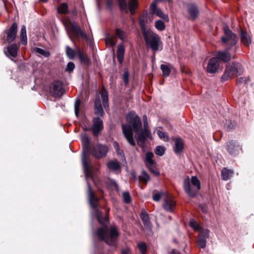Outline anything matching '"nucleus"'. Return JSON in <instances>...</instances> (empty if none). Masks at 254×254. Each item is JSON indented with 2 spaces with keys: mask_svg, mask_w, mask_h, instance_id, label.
Wrapping results in <instances>:
<instances>
[{
  "mask_svg": "<svg viewBox=\"0 0 254 254\" xmlns=\"http://www.w3.org/2000/svg\"><path fill=\"white\" fill-rule=\"evenodd\" d=\"M82 161L88 185L87 194L89 203L92 209V213L95 214L98 222L104 225L102 227L99 228L97 230L95 233V236L100 241H105L108 245L116 246L117 238L119 235V232L115 226L107 227L104 226L108 222V219L106 217H102V212L98 209L99 207L98 198L94 196L88 182V179H93V176L89 168L88 163L85 160L84 155L82 156Z\"/></svg>",
  "mask_w": 254,
  "mask_h": 254,
  "instance_id": "1",
  "label": "nucleus"
},
{
  "mask_svg": "<svg viewBox=\"0 0 254 254\" xmlns=\"http://www.w3.org/2000/svg\"><path fill=\"white\" fill-rule=\"evenodd\" d=\"M126 124L122 126L123 133L128 142L132 146L135 145L133 138V131L136 135L137 144L141 147L147 138H151V132L149 129L147 122H144V127L139 117L134 112H130L126 116Z\"/></svg>",
  "mask_w": 254,
  "mask_h": 254,
  "instance_id": "2",
  "label": "nucleus"
},
{
  "mask_svg": "<svg viewBox=\"0 0 254 254\" xmlns=\"http://www.w3.org/2000/svg\"><path fill=\"white\" fill-rule=\"evenodd\" d=\"M223 29L225 36L222 37V42L228 48L225 51L217 52L215 58L218 60H220L226 63L229 62L231 58V55L228 51L236 44L238 40L236 34L232 32L227 25H224Z\"/></svg>",
  "mask_w": 254,
  "mask_h": 254,
  "instance_id": "3",
  "label": "nucleus"
},
{
  "mask_svg": "<svg viewBox=\"0 0 254 254\" xmlns=\"http://www.w3.org/2000/svg\"><path fill=\"white\" fill-rule=\"evenodd\" d=\"M183 188L185 193L190 197H194L201 188V183L197 177H187L183 181Z\"/></svg>",
  "mask_w": 254,
  "mask_h": 254,
  "instance_id": "4",
  "label": "nucleus"
},
{
  "mask_svg": "<svg viewBox=\"0 0 254 254\" xmlns=\"http://www.w3.org/2000/svg\"><path fill=\"white\" fill-rule=\"evenodd\" d=\"M142 33L147 48H150L154 52L162 49L161 39L157 34L151 30Z\"/></svg>",
  "mask_w": 254,
  "mask_h": 254,
  "instance_id": "5",
  "label": "nucleus"
},
{
  "mask_svg": "<svg viewBox=\"0 0 254 254\" xmlns=\"http://www.w3.org/2000/svg\"><path fill=\"white\" fill-rule=\"evenodd\" d=\"M242 72V71L240 65L234 63H233L232 64H228L226 66L225 72L221 77V79L223 81L228 80L234 74H240Z\"/></svg>",
  "mask_w": 254,
  "mask_h": 254,
  "instance_id": "6",
  "label": "nucleus"
},
{
  "mask_svg": "<svg viewBox=\"0 0 254 254\" xmlns=\"http://www.w3.org/2000/svg\"><path fill=\"white\" fill-rule=\"evenodd\" d=\"M64 24L67 31H70L78 37H81L83 39L87 38L86 34L80 29L76 22L69 21Z\"/></svg>",
  "mask_w": 254,
  "mask_h": 254,
  "instance_id": "7",
  "label": "nucleus"
},
{
  "mask_svg": "<svg viewBox=\"0 0 254 254\" xmlns=\"http://www.w3.org/2000/svg\"><path fill=\"white\" fill-rule=\"evenodd\" d=\"M108 152V148L105 145L100 143L95 144L92 148L91 153L92 155L98 159L102 158L106 156Z\"/></svg>",
  "mask_w": 254,
  "mask_h": 254,
  "instance_id": "8",
  "label": "nucleus"
},
{
  "mask_svg": "<svg viewBox=\"0 0 254 254\" xmlns=\"http://www.w3.org/2000/svg\"><path fill=\"white\" fill-rule=\"evenodd\" d=\"M49 91L50 94L55 97H61L64 92L62 82L60 81L53 82L50 85Z\"/></svg>",
  "mask_w": 254,
  "mask_h": 254,
  "instance_id": "9",
  "label": "nucleus"
},
{
  "mask_svg": "<svg viewBox=\"0 0 254 254\" xmlns=\"http://www.w3.org/2000/svg\"><path fill=\"white\" fill-rule=\"evenodd\" d=\"M161 0H155L153 1L150 5V10L153 14H155L156 16L162 18L164 20L168 22L169 21L168 16L167 14H164L160 8L157 7L158 2Z\"/></svg>",
  "mask_w": 254,
  "mask_h": 254,
  "instance_id": "10",
  "label": "nucleus"
},
{
  "mask_svg": "<svg viewBox=\"0 0 254 254\" xmlns=\"http://www.w3.org/2000/svg\"><path fill=\"white\" fill-rule=\"evenodd\" d=\"M219 67V61L216 58L213 57L209 60L206 70L209 73L213 74L218 71Z\"/></svg>",
  "mask_w": 254,
  "mask_h": 254,
  "instance_id": "11",
  "label": "nucleus"
},
{
  "mask_svg": "<svg viewBox=\"0 0 254 254\" xmlns=\"http://www.w3.org/2000/svg\"><path fill=\"white\" fill-rule=\"evenodd\" d=\"M93 126L92 130L93 134L95 136H98L100 132L103 129V123L102 120L99 118H93Z\"/></svg>",
  "mask_w": 254,
  "mask_h": 254,
  "instance_id": "12",
  "label": "nucleus"
},
{
  "mask_svg": "<svg viewBox=\"0 0 254 254\" xmlns=\"http://www.w3.org/2000/svg\"><path fill=\"white\" fill-rule=\"evenodd\" d=\"M175 204V201L171 196L167 194L165 196L162 206L166 211L170 212H173Z\"/></svg>",
  "mask_w": 254,
  "mask_h": 254,
  "instance_id": "13",
  "label": "nucleus"
},
{
  "mask_svg": "<svg viewBox=\"0 0 254 254\" xmlns=\"http://www.w3.org/2000/svg\"><path fill=\"white\" fill-rule=\"evenodd\" d=\"M17 25L13 23L7 32V37L5 39L6 43H10L14 40L16 36Z\"/></svg>",
  "mask_w": 254,
  "mask_h": 254,
  "instance_id": "14",
  "label": "nucleus"
},
{
  "mask_svg": "<svg viewBox=\"0 0 254 254\" xmlns=\"http://www.w3.org/2000/svg\"><path fill=\"white\" fill-rule=\"evenodd\" d=\"M152 20V18L147 15V13H144L140 15L139 18V22L142 33L148 30L146 29V25L148 22H151Z\"/></svg>",
  "mask_w": 254,
  "mask_h": 254,
  "instance_id": "15",
  "label": "nucleus"
},
{
  "mask_svg": "<svg viewBox=\"0 0 254 254\" xmlns=\"http://www.w3.org/2000/svg\"><path fill=\"white\" fill-rule=\"evenodd\" d=\"M18 47L16 44L9 45L6 49L4 50L5 55L8 57L15 58L17 55Z\"/></svg>",
  "mask_w": 254,
  "mask_h": 254,
  "instance_id": "16",
  "label": "nucleus"
},
{
  "mask_svg": "<svg viewBox=\"0 0 254 254\" xmlns=\"http://www.w3.org/2000/svg\"><path fill=\"white\" fill-rule=\"evenodd\" d=\"M140 218L143 223L145 228L151 232V225L149 219V216L148 213L145 211L142 210L140 214Z\"/></svg>",
  "mask_w": 254,
  "mask_h": 254,
  "instance_id": "17",
  "label": "nucleus"
},
{
  "mask_svg": "<svg viewBox=\"0 0 254 254\" xmlns=\"http://www.w3.org/2000/svg\"><path fill=\"white\" fill-rule=\"evenodd\" d=\"M228 151L231 154H235L237 153L240 149V146L235 141L231 140L227 143Z\"/></svg>",
  "mask_w": 254,
  "mask_h": 254,
  "instance_id": "18",
  "label": "nucleus"
},
{
  "mask_svg": "<svg viewBox=\"0 0 254 254\" xmlns=\"http://www.w3.org/2000/svg\"><path fill=\"white\" fill-rule=\"evenodd\" d=\"M184 147V144L183 140L180 138H177L175 139V144L173 147L174 152L176 154H180L183 151Z\"/></svg>",
  "mask_w": 254,
  "mask_h": 254,
  "instance_id": "19",
  "label": "nucleus"
},
{
  "mask_svg": "<svg viewBox=\"0 0 254 254\" xmlns=\"http://www.w3.org/2000/svg\"><path fill=\"white\" fill-rule=\"evenodd\" d=\"M241 40L243 44L246 46H249L252 42L251 36L246 31L240 30Z\"/></svg>",
  "mask_w": 254,
  "mask_h": 254,
  "instance_id": "20",
  "label": "nucleus"
},
{
  "mask_svg": "<svg viewBox=\"0 0 254 254\" xmlns=\"http://www.w3.org/2000/svg\"><path fill=\"white\" fill-rule=\"evenodd\" d=\"M188 13L190 18L191 19H194L198 16L199 11L195 5L190 4L188 6Z\"/></svg>",
  "mask_w": 254,
  "mask_h": 254,
  "instance_id": "21",
  "label": "nucleus"
},
{
  "mask_svg": "<svg viewBox=\"0 0 254 254\" xmlns=\"http://www.w3.org/2000/svg\"><path fill=\"white\" fill-rule=\"evenodd\" d=\"M95 114L100 117H102L104 115L101 101L99 98L96 99L95 101Z\"/></svg>",
  "mask_w": 254,
  "mask_h": 254,
  "instance_id": "22",
  "label": "nucleus"
},
{
  "mask_svg": "<svg viewBox=\"0 0 254 254\" xmlns=\"http://www.w3.org/2000/svg\"><path fill=\"white\" fill-rule=\"evenodd\" d=\"M154 154L151 152H148L145 155V164L147 167L155 166V161L153 160V158Z\"/></svg>",
  "mask_w": 254,
  "mask_h": 254,
  "instance_id": "23",
  "label": "nucleus"
},
{
  "mask_svg": "<svg viewBox=\"0 0 254 254\" xmlns=\"http://www.w3.org/2000/svg\"><path fill=\"white\" fill-rule=\"evenodd\" d=\"M20 43L22 45H26L27 43V38L26 35V27L24 25H22L20 30Z\"/></svg>",
  "mask_w": 254,
  "mask_h": 254,
  "instance_id": "24",
  "label": "nucleus"
},
{
  "mask_svg": "<svg viewBox=\"0 0 254 254\" xmlns=\"http://www.w3.org/2000/svg\"><path fill=\"white\" fill-rule=\"evenodd\" d=\"M107 167L113 171H118L121 169L120 164L117 160H111L107 163Z\"/></svg>",
  "mask_w": 254,
  "mask_h": 254,
  "instance_id": "25",
  "label": "nucleus"
},
{
  "mask_svg": "<svg viewBox=\"0 0 254 254\" xmlns=\"http://www.w3.org/2000/svg\"><path fill=\"white\" fill-rule=\"evenodd\" d=\"M233 174V170L224 168L221 172L222 179L223 180L227 181L232 176Z\"/></svg>",
  "mask_w": 254,
  "mask_h": 254,
  "instance_id": "26",
  "label": "nucleus"
},
{
  "mask_svg": "<svg viewBox=\"0 0 254 254\" xmlns=\"http://www.w3.org/2000/svg\"><path fill=\"white\" fill-rule=\"evenodd\" d=\"M125 53V48L123 45H120L117 49V58L120 63H122Z\"/></svg>",
  "mask_w": 254,
  "mask_h": 254,
  "instance_id": "27",
  "label": "nucleus"
},
{
  "mask_svg": "<svg viewBox=\"0 0 254 254\" xmlns=\"http://www.w3.org/2000/svg\"><path fill=\"white\" fill-rule=\"evenodd\" d=\"M101 98L103 102V106L106 110L109 107L108 97L107 92L105 90H103L101 92Z\"/></svg>",
  "mask_w": 254,
  "mask_h": 254,
  "instance_id": "28",
  "label": "nucleus"
},
{
  "mask_svg": "<svg viewBox=\"0 0 254 254\" xmlns=\"http://www.w3.org/2000/svg\"><path fill=\"white\" fill-rule=\"evenodd\" d=\"M137 6V0H130L128 2V8L130 14H134V10Z\"/></svg>",
  "mask_w": 254,
  "mask_h": 254,
  "instance_id": "29",
  "label": "nucleus"
},
{
  "mask_svg": "<svg viewBox=\"0 0 254 254\" xmlns=\"http://www.w3.org/2000/svg\"><path fill=\"white\" fill-rule=\"evenodd\" d=\"M78 56L81 63L87 64L90 63L89 59L84 53L79 52L78 53Z\"/></svg>",
  "mask_w": 254,
  "mask_h": 254,
  "instance_id": "30",
  "label": "nucleus"
},
{
  "mask_svg": "<svg viewBox=\"0 0 254 254\" xmlns=\"http://www.w3.org/2000/svg\"><path fill=\"white\" fill-rule=\"evenodd\" d=\"M58 11L60 14H66L68 13V5L66 3L61 4L58 8Z\"/></svg>",
  "mask_w": 254,
  "mask_h": 254,
  "instance_id": "31",
  "label": "nucleus"
},
{
  "mask_svg": "<svg viewBox=\"0 0 254 254\" xmlns=\"http://www.w3.org/2000/svg\"><path fill=\"white\" fill-rule=\"evenodd\" d=\"M33 52L38 54L40 55L43 56L45 58H48L50 56V53L43 49L39 48H35L33 49Z\"/></svg>",
  "mask_w": 254,
  "mask_h": 254,
  "instance_id": "32",
  "label": "nucleus"
},
{
  "mask_svg": "<svg viewBox=\"0 0 254 254\" xmlns=\"http://www.w3.org/2000/svg\"><path fill=\"white\" fill-rule=\"evenodd\" d=\"M150 179L149 175L145 171H142L139 177V180L145 184H146Z\"/></svg>",
  "mask_w": 254,
  "mask_h": 254,
  "instance_id": "33",
  "label": "nucleus"
},
{
  "mask_svg": "<svg viewBox=\"0 0 254 254\" xmlns=\"http://www.w3.org/2000/svg\"><path fill=\"white\" fill-rule=\"evenodd\" d=\"M161 69L163 72L164 76H168L170 73V68L169 65L166 64H161L160 66Z\"/></svg>",
  "mask_w": 254,
  "mask_h": 254,
  "instance_id": "34",
  "label": "nucleus"
},
{
  "mask_svg": "<svg viewBox=\"0 0 254 254\" xmlns=\"http://www.w3.org/2000/svg\"><path fill=\"white\" fill-rule=\"evenodd\" d=\"M155 28L159 31H163L165 28L164 23L160 20H157L155 23Z\"/></svg>",
  "mask_w": 254,
  "mask_h": 254,
  "instance_id": "35",
  "label": "nucleus"
},
{
  "mask_svg": "<svg viewBox=\"0 0 254 254\" xmlns=\"http://www.w3.org/2000/svg\"><path fill=\"white\" fill-rule=\"evenodd\" d=\"M165 195H167V194L163 192L162 191H160L155 193L153 194V199L155 201H158L160 199L161 197L164 198Z\"/></svg>",
  "mask_w": 254,
  "mask_h": 254,
  "instance_id": "36",
  "label": "nucleus"
},
{
  "mask_svg": "<svg viewBox=\"0 0 254 254\" xmlns=\"http://www.w3.org/2000/svg\"><path fill=\"white\" fill-rule=\"evenodd\" d=\"M106 42L107 44H110L111 46L113 47L116 45V38L113 36H108L106 39Z\"/></svg>",
  "mask_w": 254,
  "mask_h": 254,
  "instance_id": "37",
  "label": "nucleus"
},
{
  "mask_svg": "<svg viewBox=\"0 0 254 254\" xmlns=\"http://www.w3.org/2000/svg\"><path fill=\"white\" fill-rule=\"evenodd\" d=\"M165 148L162 146H157L155 150V153L157 155L162 156L165 153Z\"/></svg>",
  "mask_w": 254,
  "mask_h": 254,
  "instance_id": "38",
  "label": "nucleus"
},
{
  "mask_svg": "<svg viewBox=\"0 0 254 254\" xmlns=\"http://www.w3.org/2000/svg\"><path fill=\"white\" fill-rule=\"evenodd\" d=\"M66 54L67 57L71 59H73L75 55V51L69 46L66 47Z\"/></svg>",
  "mask_w": 254,
  "mask_h": 254,
  "instance_id": "39",
  "label": "nucleus"
},
{
  "mask_svg": "<svg viewBox=\"0 0 254 254\" xmlns=\"http://www.w3.org/2000/svg\"><path fill=\"white\" fill-rule=\"evenodd\" d=\"M138 249L140 253L144 254L147 251V246L143 242H140L137 245Z\"/></svg>",
  "mask_w": 254,
  "mask_h": 254,
  "instance_id": "40",
  "label": "nucleus"
},
{
  "mask_svg": "<svg viewBox=\"0 0 254 254\" xmlns=\"http://www.w3.org/2000/svg\"><path fill=\"white\" fill-rule=\"evenodd\" d=\"M190 226L195 231H199L201 229L196 221L194 220H191L190 222Z\"/></svg>",
  "mask_w": 254,
  "mask_h": 254,
  "instance_id": "41",
  "label": "nucleus"
},
{
  "mask_svg": "<svg viewBox=\"0 0 254 254\" xmlns=\"http://www.w3.org/2000/svg\"><path fill=\"white\" fill-rule=\"evenodd\" d=\"M206 239L198 237L197 240V244L200 248H204L206 247Z\"/></svg>",
  "mask_w": 254,
  "mask_h": 254,
  "instance_id": "42",
  "label": "nucleus"
},
{
  "mask_svg": "<svg viewBox=\"0 0 254 254\" xmlns=\"http://www.w3.org/2000/svg\"><path fill=\"white\" fill-rule=\"evenodd\" d=\"M108 187L113 190H118V185L117 183L114 180H110L109 182L108 183Z\"/></svg>",
  "mask_w": 254,
  "mask_h": 254,
  "instance_id": "43",
  "label": "nucleus"
},
{
  "mask_svg": "<svg viewBox=\"0 0 254 254\" xmlns=\"http://www.w3.org/2000/svg\"><path fill=\"white\" fill-rule=\"evenodd\" d=\"M209 236V231L207 229H205L201 231L198 237H202L203 238L207 239V238H208Z\"/></svg>",
  "mask_w": 254,
  "mask_h": 254,
  "instance_id": "44",
  "label": "nucleus"
},
{
  "mask_svg": "<svg viewBox=\"0 0 254 254\" xmlns=\"http://www.w3.org/2000/svg\"><path fill=\"white\" fill-rule=\"evenodd\" d=\"M120 8L122 10H126L127 9V4L125 0H118Z\"/></svg>",
  "mask_w": 254,
  "mask_h": 254,
  "instance_id": "45",
  "label": "nucleus"
},
{
  "mask_svg": "<svg viewBox=\"0 0 254 254\" xmlns=\"http://www.w3.org/2000/svg\"><path fill=\"white\" fill-rule=\"evenodd\" d=\"M80 105V100H76L74 103V112H75V114L76 117L78 116V115L79 113Z\"/></svg>",
  "mask_w": 254,
  "mask_h": 254,
  "instance_id": "46",
  "label": "nucleus"
},
{
  "mask_svg": "<svg viewBox=\"0 0 254 254\" xmlns=\"http://www.w3.org/2000/svg\"><path fill=\"white\" fill-rule=\"evenodd\" d=\"M81 140L83 145L88 148L89 145V140L87 136L86 135H82Z\"/></svg>",
  "mask_w": 254,
  "mask_h": 254,
  "instance_id": "47",
  "label": "nucleus"
},
{
  "mask_svg": "<svg viewBox=\"0 0 254 254\" xmlns=\"http://www.w3.org/2000/svg\"><path fill=\"white\" fill-rule=\"evenodd\" d=\"M123 197L126 203H128L130 202V197L128 192H124L123 193Z\"/></svg>",
  "mask_w": 254,
  "mask_h": 254,
  "instance_id": "48",
  "label": "nucleus"
},
{
  "mask_svg": "<svg viewBox=\"0 0 254 254\" xmlns=\"http://www.w3.org/2000/svg\"><path fill=\"white\" fill-rule=\"evenodd\" d=\"M123 81L126 85H127L129 82L128 74L127 71H125L122 77Z\"/></svg>",
  "mask_w": 254,
  "mask_h": 254,
  "instance_id": "49",
  "label": "nucleus"
},
{
  "mask_svg": "<svg viewBox=\"0 0 254 254\" xmlns=\"http://www.w3.org/2000/svg\"><path fill=\"white\" fill-rule=\"evenodd\" d=\"M157 134L159 138L161 139H163L164 140H167L168 139V137L165 135V134L159 130L157 131Z\"/></svg>",
  "mask_w": 254,
  "mask_h": 254,
  "instance_id": "50",
  "label": "nucleus"
},
{
  "mask_svg": "<svg viewBox=\"0 0 254 254\" xmlns=\"http://www.w3.org/2000/svg\"><path fill=\"white\" fill-rule=\"evenodd\" d=\"M116 34L118 38L121 40H124L125 39L124 33L120 29H117L116 30Z\"/></svg>",
  "mask_w": 254,
  "mask_h": 254,
  "instance_id": "51",
  "label": "nucleus"
},
{
  "mask_svg": "<svg viewBox=\"0 0 254 254\" xmlns=\"http://www.w3.org/2000/svg\"><path fill=\"white\" fill-rule=\"evenodd\" d=\"M75 67V65L73 63L69 62L66 66L65 70L67 71H72Z\"/></svg>",
  "mask_w": 254,
  "mask_h": 254,
  "instance_id": "52",
  "label": "nucleus"
},
{
  "mask_svg": "<svg viewBox=\"0 0 254 254\" xmlns=\"http://www.w3.org/2000/svg\"><path fill=\"white\" fill-rule=\"evenodd\" d=\"M149 170L156 176H159L160 175L159 172L154 168V166H149L147 167Z\"/></svg>",
  "mask_w": 254,
  "mask_h": 254,
  "instance_id": "53",
  "label": "nucleus"
},
{
  "mask_svg": "<svg viewBox=\"0 0 254 254\" xmlns=\"http://www.w3.org/2000/svg\"><path fill=\"white\" fill-rule=\"evenodd\" d=\"M114 146L116 150V151L119 155L122 154V151L120 149L119 144L117 142L114 143Z\"/></svg>",
  "mask_w": 254,
  "mask_h": 254,
  "instance_id": "54",
  "label": "nucleus"
},
{
  "mask_svg": "<svg viewBox=\"0 0 254 254\" xmlns=\"http://www.w3.org/2000/svg\"><path fill=\"white\" fill-rule=\"evenodd\" d=\"M130 254V250L127 248L123 250V251H122V254Z\"/></svg>",
  "mask_w": 254,
  "mask_h": 254,
  "instance_id": "55",
  "label": "nucleus"
},
{
  "mask_svg": "<svg viewBox=\"0 0 254 254\" xmlns=\"http://www.w3.org/2000/svg\"><path fill=\"white\" fill-rule=\"evenodd\" d=\"M238 83H246V81L243 78H240L238 80Z\"/></svg>",
  "mask_w": 254,
  "mask_h": 254,
  "instance_id": "56",
  "label": "nucleus"
},
{
  "mask_svg": "<svg viewBox=\"0 0 254 254\" xmlns=\"http://www.w3.org/2000/svg\"><path fill=\"white\" fill-rule=\"evenodd\" d=\"M170 254H180V252L176 250L173 249L171 251Z\"/></svg>",
  "mask_w": 254,
  "mask_h": 254,
  "instance_id": "57",
  "label": "nucleus"
},
{
  "mask_svg": "<svg viewBox=\"0 0 254 254\" xmlns=\"http://www.w3.org/2000/svg\"><path fill=\"white\" fill-rule=\"evenodd\" d=\"M200 207L203 212L206 213L207 212V209L204 206H200Z\"/></svg>",
  "mask_w": 254,
  "mask_h": 254,
  "instance_id": "58",
  "label": "nucleus"
},
{
  "mask_svg": "<svg viewBox=\"0 0 254 254\" xmlns=\"http://www.w3.org/2000/svg\"><path fill=\"white\" fill-rule=\"evenodd\" d=\"M131 176L132 177V178L135 180H136L137 179V177H136V175L135 174V173L134 172H132L131 173Z\"/></svg>",
  "mask_w": 254,
  "mask_h": 254,
  "instance_id": "59",
  "label": "nucleus"
},
{
  "mask_svg": "<svg viewBox=\"0 0 254 254\" xmlns=\"http://www.w3.org/2000/svg\"><path fill=\"white\" fill-rule=\"evenodd\" d=\"M143 123H144V122H147V117L146 116H143Z\"/></svg>",
  "mask_w": 254,
  "mask_h": 254,
  "instance_id": "60",
  "label": "nucleus"
},
{
  "mask_svg": "<svg viewBox=\"0 0 254 254\" xmlns=\"http://www.w3.org/2000/svg\"><path fill=\"white\" fill-rule=\"evenodd\" d=\"M107 2L108 5L110 6L112 4V0H107Z\"/></svg>",
  "mask_w": 254,
  "mask_h": 254,
  "instance_id": "61",
  "label": "nucleus"
},
{
  "mask_svg": "<svg viewBox=\"0 0 254 254\" xmlns=\"http://www.w3.org/2000/svg\"><path fill=\"white\" fill-rule=\"evenodd\" d=\"M1 0L3 1L4 6H5V8H6V5H5V1H4V0Z\"/></svg>",
  "mask_w": 254,
  "mask_h": 254,
  "instance_id": "62",
  "label": "nucleus"
},
{
  "mask_svg": "<svg viewBox=\"0 0 254 254\" xmlns=\"http://www.w3.org/2000/svg\"><path fill=\"white\" fill-rule=\"evenodd\" d=\"M40 0L43 2H47L48 1V0Z\"/></svg>",
  "mask_w": 254,
  "mask_h": 254,
  "instance_id": "63",
  "label": "nucleus"
}]
</instances>
